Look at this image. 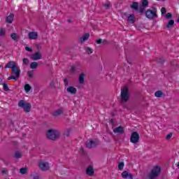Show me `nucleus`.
<instances>
[{
    "label": "nucleus",
    "mask_w": 179,
    "mask_h": 179,
    "mask_svg": "<svg viewBox=\"0 0 179 179\" xmlns=\"http://www.w3.org/2000/svg\"><path fill=\"white\" fill-rule=\"evenodd\" d=\"M122 178L134 179V176H132V174L128 173L127 171H124L122 173Z\"/></svg>",
    "instance_id": "2eb2a0df"
},
{
    "label": "nucleus",
    "mask_w": 179,
    "mask_h": 179,
    "mask_svg": "<svg viewBox=\"0 0 179 179\" xmlns=\"http://www.w3.org/2000/svg\"><path fill=\"white\" fill-rule=\"evenodd\" d=\"M159 62H160L161 64H163L164 61L162 60V61H159Z\"/></svg>",
    "instance_id": "8fccbe9b"
},
{
    "label": "nucleus",
    "mask_w": 179,
    "mask_h": 179,
    "mask_svg": "<svg viewBox=\"0 0 179 179\" xmlns=\"http://www.w3.org/2000/svg\"><path fill=\"white\" fill-rule=\"evenodd\" d=\"M102 40L101 39H98L96 40V44H101Z\"/></svg>",
    "instance_id": "49530a36"
},
{
    "label": "nucleus",
    "mask_w": 179,
    "mask_h": 179,
    "mask_svg": "<svg viewBox=\"0 0 179 179\" xmlns=\"http://www.w3.org/2000/svg\"><path fill=\"white\" fill-rule=\"evenodd\" d=\"M85 173L89 177H93L94 176V169H93V166H89L87 168Z\"/></svg>",
    "instance_id": "9d476101"
},
{
    "label": "nucleus",
    "mask_w": 179,
    "mask_h": 179,
    "mask_svg": "<svg viewBox=\"0 0 179 179\" xmlns=\"http://www.w3.org/2000/svg\"><path fill=\"white\" fill-rule=\"evenodd\" d=\"M6 34V31H5L4 29L0 28V37H3Z\"/></svg>",
    "instance_id": "bb28decb"
},
{
    "label": "nucleus",
    "mask_w": 179,
    "mask_h": 179,
    "mask_svg": "<svg viewBox=\"0 0 179 179\" xmlns=\"http://www.w3.org/2000/svg\"><path fill=\"white\" fill-rule=\"evenodd\" d=\"M25 50H26V51H28L29 52H33V49H31V48L26 46Z\"/></svg>",
    "instance_id": "ea45409f"
},
{
    "label": "nucleus",
    "mask_w": 179,
    "mask_h": 179,
    "mask_svg": "<svg viewBox=\"0 0 179 179\" xmlns=\"http://www.w3.org/2000/svg\"><path fill=\"white\" fill-rule=\"evenodd\" d=\"M85 145H86L87 148L92 149V148H96V146H97V145H99V143L97 141H94L92 139H90V140L87 141Z\"/></svg>",
    "instance_id": "1a4fd4ad"
},
{
    "label": "nucleus",
    "mask_w": 179,
    "mask_h": 179,
    "mask_svg": "<svg viewBox=\"0 0 179 179\" xmlns=\"http://www.w3.org/2000/svg\"><path fill=\"white\" fill-rule=\"evenodd\" d=\"M155 97H162V96H163V92H162V91H157L155 93Z\"/></svg>",
    "instance_id": "cd10ccee"
},
{
    "label": "nucleus",
    "mask_w": 179,
    "mask_h": 179,
    "mask_svg": "<svg viewBox=\"0 0 179 179\" xmlns=\"http://www.w3.org/2000/svg\"><path fill=\"white\" fill-rule=\"evenodd\" d=\"M68 22H69V23H71V20H68Z\"/></svg>",
    "instance_id": "603ef678"
},
{
    "label": "nucleus",
    "mask_w": 179,
    "mask_h": 179,
    "mask_svg": "<svg viewBox=\"0 0 179 179\" xmlns=\"http://www.w3.org/2000/svg\"><path fill=\"white\" fill-rule=\"evenodd\" d=\"M89 37H90V34L89 33L85 34L80 38V43H85V41H87V40H89Z\"/></svg>",
    "instance_id": "f3484780"
},
{
    "label": "nucleus",
    "mask_w": 179,
    "mask_h": 179,
    "mask_svg": "<svg viewBox=\"0 0 179 179\" xmlns=\"http://www.w3.org/2000/svg\"><path fill=\"white\" fill-rule=\"evenodd\" d=\"M34 179H38V176L34 177Z\"/></svg>",
    "instance_id": "3c124183"
},
{
    "label": "nucleus",
    "mask_w": 179,
    "mask_h": 179,
    "mask_svg": "<svg viewBox=\"0 0 179 179\" xmlns=\"http://www.w3.org/2000/svg\"><path fill=\"white\" fill-rule=\"evenodd\" d=\"M143 12H145V7H143V8L139 9V13H143Z\"/></svg>",
    "instance_id": "a18cd8bd"
},
{
    "label": "nucleus",
    "mask_w": 179,
    "mask_h": 179,
    "mask_svg": "<svg viewBox=\"0 0 179 179\" xmlns=\"http://www.w3.org/2000/svg\"><path fill=\"white\" fill-rule=\"evenodd\" d=\"M113 132L114 134H124V128L121 126H119L113 130Z\"/></svg>",
    "instance_id": "6ab92c4d"
},
{
    "label": "nucleus",
    "mask_w": 179,
    "mask_h": 179,
    "mask_svg": "<svg viewBox=\"0 0 179 179\" xmlns=\"http://www.w3.org/2000/svg\"><path fill=\"white\" fill-rule=\"evenodd\" d=\"M127 22H129V23H131V24L135 23V17H134V15L131 14L128 17Z\"/></svg>",
    "instance_id": "aec40b11"
},
{
    "label": "nucleus",
    "mask_w": 179,
    "mask_h": 179,
    "mask_svg": "<svg viewBox=\"0 0 179 179\" xmlns=\"http://www.w3.org/2000/svg\"><path fill=\"white\" fill-rule=\"evenodd\" d=\"M64 86H68L69 82L68 81V79L65 78L64 80Z\"/></svg>",
    "instance_id": "37998d69"
},
{
    "label": "nucleus",
    "mask_w": 179,
    "mask_h": 179,
    "mask_svg": "<svg viewBox=\"0 0 179 179\" xmlns=\"http://www.w3.org/2000/svg\"><path fill=\"white\" fill-rule=\"evenodd\" d=\"M10 37L15 41H16L17 40V38L16 37V34H15V33L11 34Z\"/></svg>",
    "instance_id": "c9c22d12"
},
{
    "label": "nucleus",
    "mask_w": 179,
    "mask_h": 179,
    "mask_svg": "<svg viewBox=\"0 0 179 179\" xmlns=\"http://www.w3.org/2000/svg\"><path fill=\"white\" fill-rule=\"evenodd\" d=\"M178 169H179V161H178Z\"/></svg>",
    "instance_id": "864d4df0"
},
{
    "label": "nucleus",
    "mask_w": 179,
    "mask_h": 179,
    "mask_svg": "<svg viewBox=\"0 0 179 179\" xmlns=\"http://www.w3.org/2000/svg\"><path fill=\"white\" fill-rule=\"evenodd\" d=\"M29 40H37V37H38V33L31 31L28 34Z\"/></svg>",
    "instance_id": "ddd939ff"
},
{
    "label": "nucleus",
    "mask_w": 179,
    "mask_h": 179,
    "mask_svg": "<svg viewBox=\"0 0 179 179\" xmlns=\"http://www.w3.org/2000/svg\"><path fill=\"white\" fill-rule=\"evenodd\" d=\"M3 89L4 92H9V87H8V84L3 83Z\"/></svg>",
    "instance_id": "2f4dec72"
},
{
    "label": "nucleus",
    "mask_w": 179,
    "mask_h": 179,
    "mask_svg": "<svg viewBox=\"0 0 179 179\" xmlns=\"http://www.w3.org/2000/svg\"><path fill=\"white\" fill-rule=\"evenodd\" d=\"M130 141L131 142V143H138V142H139V134H138V132L136 131H134L131 134Z\"/></svg>",
    "instance_id": "6e6552de"
},
{
    "label": "nucleus",
    "mask_w": 179,
    "mask_h": 179,
    "mask_svg": "<svg viewBox=\"0 0 179 179\" xmlns=\"http://www.w3.org/2000/svg\"><path fill=\"white\" fill-rule=\"evenodd\" d=\"M173 26H174V21L173 20H171L166 24V27H168V29H170V27H173Z\"/></svg>",
    "instance_id": "b1692460"
},
{
    "label": "nucleus",
    "mask_w": 179,
    "mask_h": 179,
    "mask_svg": "<svg viewBox=\"0 0 179 179\" xmlns=\"http://www.w3.org/2000/svg\"><path fill=\"white\" fill-rule=\"evenodd\" d=\"M87 54H93V50L90 48H86Z\"/></svg>",
    "instance_id": "e433bc0d"
},
{
    "label": "nucleus",
    "mask_w": 179,
    "mask_h": 179,
    "mask_svg": "<svg viewBox=\"0 0 179 179\" xmlns=\"http://www.w3.org/2000/svg\"><path fill=\"white\" fill-rule=\"evenodd\" d=\"M61 135L59 131L50 129L47 133V138L51 141L58 139Z\"/></svg>",
    "instance_id": "7ed1b4c3"
},
{
    "label": "nucleus",
    "mask_w": 179,
    "mask_h": 179,
    "mask_svg": "<svg viewBox=\"0 0 179 179\" xmlns=\"http://www.w3.org/2000/svg\"><path fill=\"white\" fill-rule=\"evenodd\" d=\"M66 92L68 93H71V94H76V92H78V90L73 86H70L66 89Z\"/></svg>",
    "instance_id": "dca6fc26"
},
{
    "label": "nucleus",
    "mask_w": 179,
    "mask_h": 179,
    "mask_svg": "<svg viewBox=\"0 0 179 179\" xmlns=\"http://www.w3.org/2000/svg\"><path fill=\"white\" fill-rule=\"evenodd\" d=\"M104 7L106 8V9H110V8L111 7V3H105Z\"/></svg>",
    "instance_id": "58836bf2"
},
{
    "label": "nucleus",
    "mask_w": 179,
    "mask_h": 179,
    "mask_svg": "<svg viewBox=\"0 0 179 179\" xmlns=\"http://www.w3.org/2000/svg\"><path fill=\"white\" fill-rule=\"evenodd\" d=\"M14 157L15 159H20V157H22V153L19 151H16Z\"/></svg>",
    "instance_id": "393cba45"
},
{
    "label": "nucleus",
    "mask_w": 179,
    "mask_h": 179,
    "mask_svg": "<svg viewBox=\"0 0 179 179\" xmlns=\"http://www.w3.org/2000/svg\"><path fill=\"white\" fill-rule=\"evenodd\" d=\"M50 86H51L52 87H55V85H54V83H50Z\"/></svg>",
    "instance_id": "09e8293b"
},
{
    "label": "nucleus",
    "mask_w": 179,
    "mask_h": 179,
    "mask_svg": "<svg viewBox=\"0 0 179 179\" xmlns=\"http://www.w3.org/2000/svg\"><path fill=\"white\" fill-rule=\"evenodd\" d=\"M43 55H41V53H40V52H36L31 56V59L33 61H37L38 59H41Z\"/></svg>",
    "instance_id": "9b49d317"
},
{
    "label": "nucleus",
    "mask_w": 179,
    "mask_h": 179,
    "mask_svg": "<svg viewBox=\"0 0 179 179\" xmlns=\"http://www.w3.org/2000/svg\"><path fill=\"white\" fill-rule=\"evenodd\" d=\"M18 106L21 108H24L25 113H30V110H31V105L29 103H26L24 100H20L18 102Z\"/></svg>",
    "instance_id": "39448f33"
},
{
    "label": "nucleus",
    "mask_w": 179,
    "mask_h": 179,
    "mask_svg": "<svg viewBox=\"0 0 179 179\" xmlns=\"http://www.w3.org/2000/svg\"><path fill=\"white\" fill-rule=\"evenodd\" d=\"M1 173H2V174H8V171L3 169V170H2Z\"/></svg>",
    "instance_id": "de8ad7c7"
},
{
    "label": "nucleus",
    "mask_w": 179,
    "mask_h": 179,
    "mask_svg": "<svg viewBox=\"0 0 179 179\" xmlns=\"http://www.w3.org/2000/svg\"><path fill=\"white\" fill-rule=\"evenodd\" d=\"M70 73H76V67L75 66H71Z\"/></svg>",
    "instance_id": "7c9ffc66"
},
{
    "label": "nucleus",
    "mask_w": 179,
    "mask_h": 179,
    "mask_svg": "<svg viewBox=\"0 0 179 179\" xmlns=\"http://www.w3.org/2000/svg\"><path fill=\"white\" fill-rule=\"evenodd\" d=\"M142 5L143 8H147V6L149 5V1H148V0H142Z\"/></svg>",
    "instance_id": "c85d7f7f"
},
{
    "label": "nucleus",
    "mask_w": 179,
    "mask_h": 179,
    "mask_svg": "<svg viewBox=\"0 0 179 179\" xmlns=\"http://www.w3.org/2000/svg\"><path fill=\"white\" fill-rule=\"evenodd\" d=\"M121 100L122 103H127L129 100V91L127 87H124L121 90Z\"/></svg>",
    "instance_id": "20e7f679"
},
{
    "label": "nucleus",
    "mask_w": 179,
    "mask_h": 179,
    "mask_svg": "<svg viewBox=\"0 0 179 179\" xmlns=\"http://www.w3.org/2000/svg\"><path fill=\"white\" fill-rule=\"evenodd\" d=\"M38 66V63H37L36 62H33L30 64L31 69H36V68H37Z\"/></svg>",
    "instance_id": "4be33fe9"
},
{
    "label": "nucleus",
    "mask_w": 179,
    "mask_h": 179,
    "mask_svg": "<svg viewBox=\"0 0 179 179\" xmlns=\"http://www.w3.org/2000/svg\"><path fill=\"white\" fill-rule=\"evenodd\" d=\"M131 8L134 9L135 10H138V3H133L132 5L131 6Z\"/></svg>",
    "instance_id": "a878e982"
},
{
    "label": "nucleus",
    "mask_w": 179,
    "mask_h": 179,
    "mask_svg": "<svg viewBox=\"0 0 179 179\" xmlns=\"http://www.w3.org/2000/svg\"><path fill=\"white\" fill-rule=\"evenodd\" d=\"M161 13H162V15H166V13H167V10H166V8L162 7V9H161Z\"/></svg>",
    "instance_id": "4c0bfd02"
},
{
    "label": "nucleus",
    "mask_w": 179,
    "mask_h": 179,
    "mask_svg": "<svg viewBox=\"0 0 179 179\" xmlns=\"http://www.w3.org/2000/svg\"><path fill=\"white\" fill-rule=\"evenodd\" d=\"M24 90H25L26 93H29V92H30V90H31V86H30V85H29V84H26L24 85Z\"/></svg>",
    "instance_id": "5701e85b"
},
{
    "label": "nucleus",
    "mask_w": 179,
    "mask_h": 179,
    "mask_svg": "<svg viewBox=\"0 0 179 179\" xmlns=\"http://www.w3.org/2000/svg\"><path fill=\"white\" fill-rule=\"evenodd\" d=\"M160 173H162L160 166H154L147 177L149 179H155L160 176Z\"/></svg>",
    "instance_id": "f03ea898"
},
{
    "label": "nucleus",
    "mask_w": 179,
    "mask_h": 179,
    "mask_svg": "<svg viewBox=\"0 0 179 179\" xmlns=\"http://www.w3.org/2000/svg\"><path fill=\"white\" fill-rule=\"evenodd\" d=\"M15 20V15L13 13H10L7 17L6 18V22L10 24Z\"/></svg>",
    "instance_id": "f8f14e48"
},
{
    "label": "nucleus",
    "mask_w": 179,
    "mask_h": 179,
    "mask_svg": "<svg viewBox=\"0 0 179 179\" xmlns=\"http://www.w3.org/2000/svg\"><path fill=\"white\" fill-rule=\"evenodd\" d=\"M166 19H171V17H173V15H171V13H168L166 15Z\"/></svg>",
    "instance_id": "a19ab883"
},
{
    "label": "nucleus",
    "mask_w": 179,
    "mask_h": 179,
    "mask_svg": "<svg viewBox=\"0 0 179 179\" xmlns=\"http://www.w3.org/2000/svg\"><path fill=\"white\" fill-rule=\"evenodd\" d=\"M22 62H23L24 65L27 66V65H29V63L30 62V61L27 58H24L22 60Z\"/></svg>",
    "instance_id": "473e14b6"
},
{
    "label": "nucleus",
    "mask_w": 179,
    "mask_h": 179,
    "mask_svg": "<svg viewBox=\"0 0 179 179\" xmlns=\"http://www.w3.org/2000/svg\"><path fill=\"white\" fill-rule=\"evenodd\" d=\"M79 83H80V85H83V83H85V74L84 73H81L79 76Z\"/></svg>",
    "instance_id": "412c9836"
},
{
    "label": "nucleus",
    "mask_w": 179,
    "mask_h": 179,
    "mask_svg": "<svg viewBox=\"0 0 179 179\" xmlns=\"http://www.w3.org/2000/svg\"><path fill=\"white\" fill-rule=\"evenodd\" d=\"M20 173L22 175L26 174V173H27V168H21L20 169Z\"/></svg>",
    "instance_id": "c756f323"
},
{
    "label": "nucleus",
    "mask_w": 179,
    "mask_h": 179,
    "mask_svg": "<svg viewBox=\"0 0 179 179\" xmlns=\"http://www.w3.org/2000/svg\"><path fill=\"white\" fill-rule=\"evenodd\" d=\"M64 113V108L57 109L54 111L53 115L54 117H58Z\"/></svg>",
    "instance_id": "a211bd4d"
},
{
    "label": "nucleus",
    "mask_w": 179,
    "mask_h": 179,
    "mask_svg": "<svg viewBox=\"0 0 179 179\" xmlns=\"http://www.w3.org/2000/svg\"><path fill=\"white\" fill-rule=\"evenodd\" d=\"M38 167L42 171H48V170H50V164L47 162L40 161L38 162Z\"/></svg>",
    "instance_id": "423d86ee"
},
{
    "label": "nucleus",
    "mask_w": 179,
    "mask_h": 179,
    "mask_svg": "<svg viewBox=\"0 0 179 179\" xmlns=\"http://www.w3.org/2000/svg\"><path fill=\"white\" fill-rule=\"evenodd\" d=\"M64 135L65 136H69V135H71V129H66L64 131Z\"/></svg>",
    "instance_id": "f704fd0d"
},
{
    "label": "nucleus",
    "mask_w": 179,
    "mask_h": 179,
    "mask_svg": "<svg viewBox=\"0 0 179 179\" xmlns=\"http://www.w3.org/2000/svg\"><path fill=\"white\" fill-rule=\"evenodd\" d=\"M157 10L156 9L154 10H148L145 12V16L148 19H155V17H157V14H156Z\"/></svg>",
    "instance_id": "0eeeda50"
},
{
    "label": "nucleus",
    "mask_w": 179,
    "mask_h": 179,
    "mask_svg": "<svg viewBox=\"0 0 179 179\" xmlns=\"http://www.w3.org/2000/svg\"><path fill=\"white\" fill-rule=\"evenodd\" d=\"M20 67L17 65L15 66L13 69H11V76H9L8 80H13L16 82L17 79L20 78Z\"/></svg>",
    "instance_id": "f257e3e1"
},
{
    "label": "nucleus",
    "mask_w": 179,
    "mask_h": 179,
    "mask_svg": "<svg viewBox=\"0 0 179 179\" xmlns=\"http://www.w3.org/2000/svg\"><path fill=\"white\" fill-rule=\"evenodd\" d=\"M124 164V162H120L118 164V170H123Z\"/></svg>",
    "instance_id": "72a5a7b5"
},
{
    "label": "nucleus",
    "mask_w": 179,
    "mask_h": 179,
    "mask_svg": "<svg viewBox=\"0 0 179 179\" xmlns=\"http://www.w3.org/2000/svg\"><path fill=\"white\" fill-rule=\"evenodd\" d=\"M17 64H16V62H13V61H10L8 62L7 63V64L5 66V69H6V68H9L11 70L13 69L15 66H17Z\"/></svg>",
    "instance_id": "4468645a"
},
{
    "label": "nucleus",
    "mask_w": 179,
    "mask_h": 179,
    "mask_svg": "<svg viewBox=\"0 0 179 179\" xmlns=\"http://www.w3.org/2000/svg\"><path fill=\"white\" fill-rule=\"evenodd\" d=\"M171 136H173V134L169 133L168 135H166V139H171Z\"/></svg>",
    "instance_id": "c03bdc74"
},
{
    "label": "nucleus",
    "mask_w": 179,
    "mask_h": 179,
    "mask_svg": "<svg viewBox=\"0 0 179 179\" xmlns=\"http://www.w3.org/2000/svg\"><path fill=\"white\" fill-rule=\"evenodd\" d=\"M27 75L29 78H32L33 77V71H28Z\"/></svg>",
    "instance_id": "79ce46f5"
}]
</instances>
